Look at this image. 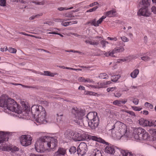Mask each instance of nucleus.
Instances as JSON below:
<instances>
[{"label":"nucleus","instance_id":"nucleus-33","mask_svg":"<svg viewBox=\"0 0 156 156\" xmlns=\"http://www.w3.org/2000/svg\"><path fill=\"white\" fill-rule=\"evenodd\" d=\"M144 106L145 107L149 109H152L153 108V106L152 104L148 102H146L145 103Z\"/></svg>","mask_w":156,"mask_h":156},{"label":"nucleus","instance_id":"nucleus-26","mask_svg":"<svg viewBox=\"0 0 156 156\" xmlns=\"http://www.w3.org/2000/svg\"><path fill=\"white\" fill-rule=\"evenodd\" d=\"M77 23V21L75 20V21H70V22H66L63 23H62V24L65 27L69 25H70L71 24H76Z\"/></svg>","mask_w":156,"mask_h":156},{"label":"nucleus","instance_id":"nucleus-64","mask_svg":"<svg viewBox=\"0 0 156 156\" xmlns=\"http://www.w3.org/2000/svg\"><path fill=\"white\" fill-rule=\"evenodd\" d=\"M19 34H23V35H24L27 36H30V34H26V33H25L23 32H19Z\"/></svg>","mask_w":156,"mask_h":156},{"label":"nucleus","instance_id":"nucleus-29","mask_svg":"<svg viewBox=\"0 0 156 156\" xmlns=\"http://www.w3.org/2000/svg\"><path fill=\"white\" fill-rule=\"evenodd\" d=\"M57 122L58 123H59L62 120V117L63 115L61 113L57 114Z\"/></svg>","mask_w":156,"mask_h":156},{"label":"nucleus","instance_id":"nucleus-28","mask_svg":"<svg viewBox=\"0 0 156 156\" xmlns=\"http://www.w3.org/2000/svg\"><path fill=\"white\" fill-rule=\"evenodd\" d=\"M121 77L120 75L118 74L114 76H112L111 77V80L113 82L117 81Z\"/></svg>","mask_w":156,"mask_h":156},{"label":"nucleus","instance_id":"nucleus-53","mask_svg":"<svg viewBox=\"0 0 156 156\" xmlns=\"http://www.w3.org/2000/svg\"><path fill=\"white\" fill-rule=\"evenodd\" d=\"M10 84H12V85H16V86L18 85H21L23 87H28V86H25L24 85H22L21 84H19V83H10Z\"/></svg>","mask_w":156,"mask_h":156},{"label":"nucleus","instance_id":"nucleus-56","mask_svg":"<svg viewBox=\"0 0 156 156\" xmlns=\"http://www.w3.org/2000/svg\"><path fill=\"white\" fill-rule=\"evenodd\" d=\"M79 66L80 67L83 68V69H89L90 68H91V67L89 66Z\"/></svg>","mask_w":156,"mask_h":156},{"label":"nucleus","instance_id":"nucleus-48","mask_svg":"<svg viewBox=\"0 0 156 156\" xmlns=\"http://www.w3.org/2000/svg\"><path fill=\"white\" fill-rule=\"evenodd\" d=\"M78 80L79 82H85V79L83 77H79L78 78Z\"/></svg>","mask_w":156,"mask_h":156},{"label":"nucleus","instance_id":"nucleus-13","mask_svg":"<svg viewBox=\"0 0 156 156\" xmlns=\"http://www.w3.org/2000/svg\"><path fill=\"white\" fill-rule=\"evenodd\" d=\"M107 16L106 15L102 16V17L100 18L99 20L97 21L95 19L91 20L86 23V25H88L90 24V25L91 26H94L95 27H98L99 26V24H101L105 19Z\"/></svg>","mask_w":156,"mask_h":156},{"label":"nucleus","instance_id":"nucleus-17","mask_svg":"<svg viewBox=\"0 0 156 156\" xmlns=\"http://www.w3.org/2000/svg\"><path fill=\"white\" fill-rule=\"evenodd\" d=\"M66 154V149L59 147L57 151L54 154V156H64Z\"/></svg>","mask_w":156,"mask_h":156},{"label":"nucleus","instance_id":"nucleus-8","mask_svg":"<svg viewBox=\"0 0 156 156\" xmlns=\"http://www.w3.org/2000/svg\"><path fill=\"white\" fill-rule=\"evenodd\" d=\"M7 106L5 108L11 111L18 114L22 112V108L14 100L10 98L9 99Z\"/></svg>","mask_w":156,"mask_h":156},{"label":"nucleus","instance_id":"nucleus-18","mask_svg":"<svg viewBox=\"0 0 156 156\" xmlns=\"http://www.w3.org/2000/svg\"><path fill=\"white\" fill-rule=\"evenodd\" d=\"M75 133L73 132L70 129L66 130L64 133L65 137L67 139H73L74 137Z\"/></svg>","mask_w":156,"mask_h":156},{"label":"nucleus","instance_id":"nucleus-35","mask_svg":"<svg viewBox=\"0 0 156 156\" xmlns=\"http://www.w3.org/2000/svg\"><path fill=\"white\" fill-rule=\"evenodd\" d=\"M132 108L134 111H139L142 109V108L139 107L132 106Z\"/></svg>","mask_w":156,"mask_h":156},{"label":"nucleus","instance_id":"nucleus-16","mask_svg":"<svg viewBox=\"0 0 156 156\" xmlns=\"http://www.w3.org/2000/svg\"><path fill=\"white\" fill-rule=\"evenodd\" d=\"M105 152L111 154H115V156H119V154H116V153H118V151H115L113 146L111 145H108L105 147Z\"/></svg>","mask_w":156,"mask_h":156},{"label":"nucleus","instance_id":"nucleus-57","mask_svg":"<svg viewBox=\"0 0 156 156\" xmlns=\"http://www.w3.org/2000/svg\"><path fill=\"white\" fill-rule=\"evenodd\" d=\"M78 89L81 90H85V88L83 86H80L78 88Z\"/></svg>","mask_w":156,"mask_h":156},{"label":"nucleus","instance_id":"nucleus-44","mask_svg":"<svg viewBox=\"0 0 156 156\" xmlns=\"http://www.w3.org/2000/svg\"><path fill=\"white\" fill-rule=\"evenodd\" d=\"M98 54L97 55L100 56L101 55H103L105 52V51H102L100 50H98L97 51Z\"/></svg>","mask_w":156,"mask_h":156},{"label":"nucleus","instance_id":"nucleus-32","mask_svg":"<svg viewBox=\"0 0 156 156\" xmlns=\"http://www.w3.org/2000/svg\"><path fill=\"white\" fill-rule=\"evenodd\" d=\"M106 87L105 82L99 83L97 85L98 88H102L105 87Z\"/></svg>","mask_w":156,"mask_h":156},{"label":"nucleus","instance_id":"nucleus-2","mask_svg":"<svg viewBox=\"0 0 156 156\" xmlns=\"http://www.w3.org/2000/svg\"><path fill=\"white\" fill-rule=\"evenodd\" d=\"M149 132L151 135V136L144 129L142 128L136 129L133 133L134 138L137 141L142 142L156 140V129H151L149 130Z\"/></svg>","mask_w":156,"mask_h":156},{"label":"nucleus","instance_id":"nucleus-59","mask_svg":"<svg viewBox=\"0 0 156 156\" xmlns=\"http://www.w3.org/2000/svg\"><path fill=\"white\" fill-rule=\"evenodd\" d=\"M23 106L25 110L27 109L28 108V105H27V104L25 103H24L23 104Z\"/></svg>","mask_w":156,"mask_h":156},{"label":"nucleus","instance_id":"nucleus-9","mask_svg":"<svg viewBox=\"0 0 156 156\" xmlns=\"http://www.w3.org/2000/svg\"><path fill=\"white\" fill-rule=\"evenodd\" d=\"M151 0H142L143 7L141 8L139 10L138 14L141 15L146 16H149L151 13L148 10V7L150 5L149 1Z\"/></svg>","mask_w":156,"mask_h":156},{"label":"nucleus","instance_id":"nucleus-40","mask_svg":"<svg viewBox=\"0 0 156 156\" xmlns=\"http://www.w3.org/2000/svg\"><path fill=\"white\" fill-rule=\"evenodd\" d=\"M141 59L145 61H148L150 60V58L148 56H143L141 58Z\"/></svg>","mask_w":156,"mask_h":156},{"label":"nucleus","instance_id":"nucleus-23","mask_svg":"<svg viewBox=\"0 0 156 156\" xmlns=\"http://www.w3.org/2000/svg\"><path fill=\"white\" fill-rule=\"evenodd\" d=\"M101 151L97 149H95L92 151L90 156H102Z\"/></svg>","mask_w":156,"mask_h":156},{"label":"nucleus","instance_id":"nucleus-60","mask_svg":"<svg viewBox=\"0 0 156 156\" xmlns=\"http://www.w3.org/2000/svg\"><path fill=\"white\" fill-rule=\"evenodd\" d=\"M98 4V3L97 2H95L92 3L90 4V7L93 6L95 5H97Z\"/></svg>","mask_w":156,"mask_h":156},{"label":"nucleus","instance_id":"nucleus-25","mask_svg":"<svg viewBox=\"0 0 156 156\" xmlns=\"http://www.w3.org/2000/svg\"><path fill=\"white\" fill-rule=\"evenodd\" d=\"M84 94H85L90 95H93L97 96H100V94L96 93L93 92L92 91H90L87 90H85L84 91Z\"/></svg>","mask_w":156,"mask_h":156},{"label":"nucleus","instance_id":"nucleus-39","mask_svg":"<svg viewBox=\"0 0 156 156\" xmlns=\"http://www.w3.org/2000/svg\"><path fill=\"white\" fill-rule=\"evenodd\" d=\"M121 38L122 41L124 42H128L129 41V39L127 37L124 36L121 37Z\"/></svg>","mask_w":156,"mask_h":156},{"label":"nucleus","instance_id":"nucleus-27","mask_svg":"<svg viewBox=\"0 0 156 156\" xmlns=\"http://www.w3.org/2000/svg\"><path fill=\"white\" fill-rule=\"evenodd\" d=\"M98 77L101 79H108L109 78V76L105 73H101L99 74Z\"/></svg>","mask_w":156,"mask_h":156},{"label":"nucleus","instance_id":"nucleus-34","mask_svg":"<svg viewBox=\"0 0 156 156\" xmlns=\"http://www.w3.org/2000/svg\"><path fill=\"white\" fill-rule=\"evenodd\" d=\"M73 7H72L70 8H67V7H59L58 8V10L59 11H63L65 10H68L69 9H73Z\"/></svg>","mask_w":156,"mask_h":156},{"label":"nucleus","instance_id":"nucleus-58","mask_svg":"<svg viewBox=\"0 0 156 156\" xmlns=\"http://www.w3.org/2000/svg\"><path fill=\"white\" fill-rule=\"evenodd\" d=\"M44 24H48L49 25H53V24L54 22H45L44 23Z\"/></svg>","mask_w":156,"mask_h":156},{"label":"nucleus","instance_id":"nucleus-36","mask_svg":"<svg viewBox=\"0 0 156 156\" xmlns=\"http://www.w3.org/2000/svg\"><path fill=\"white\" fill-rule=\"evenodd\" d=\"M76 148L75 147L73 146L71 147L69 150V152L71 154L74 153L76 152Z\"/></svg>","mask_w":156,"mask_h":156},{"label":"nucleus","instance_id":"nucleus-19","mask_svg":"<svg viewBox=\"0 0 156 156\" xmlns=\"http://www.w3.org/2000/svg\"><path fill=\"white\" fill-rule=\"evenodd\" d=\"M121 153L122 156H133V155L131 152H129V151L126 150H122L120 151L118 150V154Z\"/></svg>","mask_w":156,"mask_h":156},{"label":"nucleus","instance_id":"nucleus-4","mask_svg":"<svg viewBox=\"0 0 156 156\" xmlns=\"http://www.w3.org/2000/svg\"><path fill=\"white\" fill-rule=\"evenodd\" d=\"M127 126L126 125L120 122H116L113 126L112 128L109 130H111L112 136L117 139H120L127 132Z\"/></svg>","mask_w":156,"mask_h":156},{"label":"nucleus","instance_id":"nucleus-49","mask_svg":"<svg viewBox=\"0 0 156 156\" xmlns=\"http://www.w3.org/2000/svg\"><path fill=\"white\" fill-rule=\"evenodd\" d=\"M54 21L56 22H63L64 21L63 20L60 19H55Z\"/></svg>","mask_w":156,"mask_h":156},{"label":"nucleus","instance_id":"nucleus-22","mask_svg":"<svg viewBox=\"0 0 156 156\" xmlns=\"http://www.w3.org/2000/svg\"><path fill=\"white\" fill-rule=\"evenodd\" d=\"M7 135L4 132H0V144L3 143V142L8 140Z\"/></svg>","mask_w":156,"mask_h":156},{"label":"nucleus","instance_id":"nucleus-31","mask_svg":"<svg viewBox=\"0 0 156 156\" xmlns=\"http://www.w3.org/2000/svg\"><path fill=\"white\" fill-rule=\"evenodd\" d=\"M44 75L46 76H53L55 75L56 74V73H52L48 71H44Z\"/></svg>","mask_w":156,"mask_h":156},{"label":"nucleus","instance_id":"nucleus-10","mask_svg":"<svg viewBox=\"0 0 156 156\" xmlns=\"http://www.w3.org/2000/svg\"><path fill=\"white\" fill-rule=\"evenodd\" d=\"M122 45V46H120L119 47H117L112 51H110L107 52L105 51L104 54L106 56H114V54L124 51V49L123 47L125 46V44L124 43L122 42L119 45Z\"/></svg>","mask_w":156,"mask_h":156},{"label":"nucleus","instance_id":"nucleus-61","mask_svg":"<svg viewBox=\"0 0 156 156\" xmlns=\"http://www.w3.org/2000/svg\"><path fill=\"white\" fill-rule=\"evenodd\" d=\"M30 156H43V155L41 154H36L31 153L30 154Z\"/></svg>","mask_w":156,"mask_h":156},{"label":"nucleus","instance_id":"nucleus-42","mask_svg":"<svg viewBox=\"0 0 156 156\" xmlns=\"http://www.w3.org/2000/svg\"><path fill=\"white\" fill-rule=\"evenodd\" d=\"M101 43L103 48L105 47L106 44H108V41H101Z\"/></svg>","mask_w":156,"mask_h":156},{"label":"nucleus","instance_id":"nucleus-30","mask_svg":"<svg viewBox=\"0 0 156 156\" xmlns=\"http://www.w3.org/2000/svg\"><path fill=\"white\" fill-rule=\"evenodd\" d=\"M8 50L9 52L13 53H16L17 51L16 50L15 48H9L8 49L7 47H6L5 49V51H6Z\"/></svg>","mask_w":156,"mask_h":156},{"label":"nucleus","instance_id":"nucleus-55","mask_svg":"<svg viewBox=\"0 0 156 156\" xmlns=\"http://www.w3.org/2000/svg\"><path fill=\"white\" fill-rule=\"evenodd\" d=\"M41 15H41L40 16H41ZM40 16V15H37L35 16H33L32 17H30V20H33V19H34L36 17H39Z\"/></svg>","mask_w":156,"mask_h":156},{"label":"nucleus","instance_id":"nucleus-20","mask_svg":"<svg viewBox=\"0 0 156 156\" xmlns=\"http://www.w3.org/2000/svg\"><path fill=\"white\" fill-rule=\"evenodd\" d=\"M104 15H106L107 17H113L116 16V12L115 10L113 9L104 13Z\"/></svg>","mask_w":156,"mask_h":156},{"label":"nucleus","instance_id":"nucleus-38","mask_svg":"<svg viewBox=\"0 0 156 156\" xmlns=\"http://www.w3.org/2000/svg\"><path fill=\"white\" fill-rule=\"evenodd\" d=\"M6 0H0V6L3 7L5 6L6 5Z\"/></svg>","mask_w":156,"mask_h":156},{"label":"nucleus","instance_id":"nucleus-1","mask_svg":"<svg viewBox=\"0 0 156 156\" xmlns=\"http://www.w3.org/2000/svg\"><path fill=\"white\" fill-rule=\"evenodd\" d=\"M57 143L56 136H42L37 140L35 147L37 152H42L48 148H54L57 146Z\"/></svg>","mask_w":156,"mask_h":156},{"label":"nucleus","instance_id":"nucleus-14","mask_svg":"<svg viewBox=\"0 0 156 156\" xmlns=\"http://www.w3.org/2000/svg\"><path fill=\"white\" fill-rule=\"evenodd\" d=\"M139 122L140 125L144 126H151L156 125V122H154V120L150 122L143 118L140 119Z\"/></svg>","mask_w":156,"mask_h":156},{"label":"nucleus","instance_id":"nucleus-24","mask_svg":"<svg viewBox=\"0 0 156 156\" xmlns=\"http://www.w3.org/2000/svg\"><path fill=\"white\" fill-rule=\"evenodd\" d=\"M139 69H135L130 73V76L133 78H136L139 74Z\"/></svg>","mask_w":156,"mask_h":156},{"label":"nucleus","instance_id":"nucleus-5","mask_svg":"<svg viewBox=\"0 0 156 156\" xmlns=\"http://www.w3.org/2000/svg\"><path fill=\"white\" fill-rule=\"evenodd\" d=\"M73 139L76 141H83L89 139L101 143H103L104 141V140L101 138L89 135L87 133L83 131L76 133Z\"/></svg>","mask_w":156,"mask_h":156},{"label":"nucleus","instance_id":"nucleus-3","mask_svg":"<svg viewBox=\"0 0 156 156\" xmlns=\"http://www.w3.org/2000/svg\"><path fill=\"white\" fill-rule=\"evenodd\" d=\"M31 111L36 122L40 124L46 122V112L45 108L41 105H34L31 107Z\"/></svg>","mask_w":156,"mask_h":156},{"label":"nucleus","instance_id":"nucleus-51","mask_svg":"<svg viewBox=\"0 0 156 156\" xmlns=\"http://www.w3.org/2000/svg\"><path fill=\"white\" fill-rule=\"evenodd\" d=\"M152 12L156 14V7L155 6H153L151 8Z\"/></svg>","mask_w":156,"mask_h":156},{"label":"nucleus","instance_id":"nucleus-12","mask_svg":"<svg viewBox=\"0 0 156 156\" xmlns=\"http://www.w3.org/2000/svg\"><path fill=\"white\" fill-rule=\"evenodd\" d=\"M87 148L86 144L84 142L81 143L77 149V151L79 156H83L85 154L87 151Z\"/></svg>","mask_w":156,"mask_h":156},{"label":"nucleus","instance_id":"nucleus-63","mask_svg":"<svg viewBox=\"0 0 156 156\" xmlns=\"http://www.w3.org/2000/svg\"><path fill=\"white\" fill-rule=\"evenodd\" d=\"M86 86L88 87H91L92 88H98L97 86H94V85H91L87 84V85H86Z\"/></svg>","mask_w":156,"mask_h":156},{"label":"nucleus","instance_id":"nucleus-37","mask_svg":"<svg viewBox=\"0 0 156 156\" xmlns=\"http://www.w3.org/2000/svg\"><path fill=\"white\" fill-rule=\"evenodd\" d=\"M10 150L12 152L18 151L19 150V149L16 147L14 146L11 147Z\"/></svg>","mask_w":156,"mask_h":156},{"label":"nucleus","instance_id":"nucleus-47","mask_svg":"<svg viewBox=\"0 0 156 156\" xmlns=\"http://www.w3.org/2000/svg\"><path fill=\"white\" fill-rule=\"evenodd\" d=\"M98 8V6H96L94 7L93 8L90 9L88 10L87 11V12H92L93 11H95Z\"/></svg>","mask_w":156,"mask_h":156},{"label":"nucleus","instance_id":"nucleus-6","mask_svg":"<svg viewBox=\"0 0 156 156\" xmlns=\"http://www.w3.org/2000/svg\"><path fill=\"white\" fill-rule=\"evenodd\" d=\"M85 112V110L81 108L76 107L72 108L70 111V114L73 121L78 123L83 119Z\"/></svg>","mask_w":156,"mask_h":156},{"label":"nucleus","instance_id":"nucleus-50","mask_svg":"<svg viewBox=\"0 0 156 156\" xmlns=\"http://www.w3.org/2000/svg\"><path fill=\"white\" fill-rule=\"evenodd\" d=\"M133 102L135 105H137L138 104L139 101L138 99L135 98L133 100Z\"/></svg>","mask_w":156,"mask_h":156},{"label":"nucleus","instance_id":"nucleus-7","mask_svg":"<svg viewBox=\"0 0 156 156\" xmlns=\"http://www.w3.org/2000/svg\"><path fill=\"white\" fill-rule=\"evenodd\" d=\"M86 117L90 121L88 122V125L92 129H94L98 126L99 119L96 112H90L87 114Z\"/></svg>","mask_w":156,"mask_h":156},{"label":"nucleus","instance_id":"nucleus-62","mask_svg":"<svg viewBox=\"0 0 156 156\" xmlns=\"http://www.w3.org/2000/svg\"><path fill=\"white\" fill-rule=\"evenodd\" d=\"M33 3H34L35 4L37 5H42L43 4V3L41 2H33Z\"/></svg>","mask_w":156,"mask_h":156},{"label":"nucleus","instance_id":"nucleus-15","mask_svg":"<svg viewBox=\"0 0 156 156\" xmlns=\"http://www.w3.org/2000/svg\"><path fill=\"white\" fill-rule=\"evenodd\" d=\"M10 98L5 94H3L0 97V106L2 107L5 108L7 106L8 101Z\"/></svg>","mask_w":156,"mask_h":156},{"label":"nucleus","instance_id":"nucleus-45","mask_svg":"<svg viewBox=\"0 0 156 156\" xmlns=\"http://www.w3.org/2000/svg\"><path fill=\"white\" fill-rule=\"evenodd\" d=\"M116 89V87H110L108 88L107 89V91L108 92H109L110 91H112L114 90H115Z\"/></svg>","mask_w":156,"mask_h":156},{"label":"nucleus","instance_id":"nucleus-11","mask_svg":"<svg viewBox=\"0 0 156 156\" xmlns=\"http://www.w3.org/2000/svg\"><path fill=\"white\" fill-rule=\"evenodd\" d=\"M32 138L29 135H22L20 138L21 144L23 146H28L31 144Z\"/></svg>","mask_w":156,"mask_h":156},{"label":"nucleus","instance_id":"nucleus-21","mask_svg":"<svg viewBox=\"0 0 156 156\" xmlns=\"http://www.w3.org/2000/svg\"><path fill=\"white\" fill-rule=\"evenodd\" d=\"M127 101V99H125L122 100H116L114 101L113 103V105H116L119 106H121V104H125Z\"/></svg>","mask_w":156,"mask_h":156},{"label":"nucleus","instance_id":"nucleus-52","mask_svg":"<svg viewBox=\"0 0 156 156\" xmlns=\"http://www.w3.org/2000/svg\"><path fill=\"white\" fill-rule=\"evenodd\" d=\"M85 82L93 83L94 81L92 79L88 78V79H85Z\"/></svg>","mask_w":156,"mask_h":156},{"label":"nucleus","instance_id":"nucleus-54","mask_svg":"<svg viewBox=\"0 0 156 156\" xmlns=\"http://www.w3.org/2000/svg\"><path fill=\"white\" fill-rule=\"evenodd\" d=\"M141 113H142L144 115H147L148 114V112L147 110H144L143 112L141 111Z\"/></svg>","mask_w":156,"mask_h":156},{"label":"nucleus","instance_id":"nucleus-41","mask_svg":"<svg viewBox=\"0 0 156 156\" xmlns=\"http://www.w3.org/2000/svg\"><path fill=\"white\" fill-rule=\"evenodd\" d=\"M107 39L108 40L114 41H117L118 39L117 37H107Z\"/></svg>","mask_w":156,"mask_h":156},{"label":"nucleus","instance_id":"nucleus-43","mask_svg":"<svg viewBox=\"0 0 156 156\" xmlns=\"http://www.w3.org/2000/svg\"><path fill=\"white\" fill-rule=\"evenodd\" d=\"M99 41H91V43H90V44L92 45H97L98 44Z\"/></svg>","mask_w":156,"mask_h":156},{"label":"nucleus","instance_id":"nucleus-46","mask_svg":"<svg viewBox=\"0 0 156 156\" xmlns=\"http://www.w3.org/2000/svg\"><path fill=\"white\" fill-rule=\"evenodd\" d=\"M124 111L127 113H129L130 115H131L133 116H136L135 113L133 111H130L129 110H125Z\"/></svg>","mask_w":156,"mask_h":156}]
</instances>
